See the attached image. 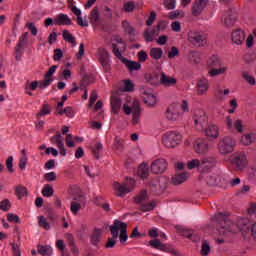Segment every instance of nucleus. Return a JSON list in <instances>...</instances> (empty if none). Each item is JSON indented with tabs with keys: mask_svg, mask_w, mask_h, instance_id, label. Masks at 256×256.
<instances>
[{
	"mask_svg": "<svg viewBox=\"0 0 256 256\" xmlns=\"http://www.w3.org/2000/svg\"><path fill=\"white\" fill-rule=\"evenodd\" d=\"M243 79H245V81H247V83H249V85H255L256 81H255V77L249 75V73L244 72L242 74Z\"/></svg>",
	"mask_w": 256,
	"mask_h": 256,
	"instance_id": "e2e57ef3",
	"label": "nucleus"
},
{
	"mask_svg": "<svg viewBox=\"0 0 256 256\" xmlns=\"http://www.w3.org/2000/svg\"><path fill=\"white\" fill-rule=\"evenodd\" d=\"M0 209L5 213H7L9 209H11V202L9 201V199H4L0 202Z\"/></svg>",
	"mask_w": 256,
	"mask_h": 256,
	"instance_id": "5fc2aeb1",
	"label": "nucleus"
},
{
	"mask_svg": "<svg viewBox=\"0 0 256 256\" xmlns=\"http://www.w3.org/2000/svg\"><path fill=\"white\" fill-rule=\"evenodd\" d=\"M179 107L180 106L177 103L168 106L166 110V119H168V121H179V119H181L183 111H181Z\"/></svg>",
	"mask_w": 256,
	"mask_h": 256,
	"instance_id": "6e6552de",
	"label": "nucleus"
},
{
	"mask_svg": "<svg viewBox=\"0 0 256 256\" xmlns=\"http://www.w3.org/2000/svg\"><path fill=\"white\" fill-rule=\"evenodd\" d=\"M149 247H153V249H158L159 251H166L167 246L163 243H161V241H159V239H154V240H150L148 242Z\"/></svg>",
	"mask_w": 256,
	"mask_h": 256,
	"instance_id": "473e14b6",
	"label": "nucleus"
},
{
	"mask_svg": "<svg viewBox=\"0 0 256 256\" xmlns=\"http://www.w3.org/2000/svg\"><path fill=\"white\" fill-rule=\"evenodd\" d=\"M159 82L163 87H174V85H177V79L175 77L168 76L165 72L160 73Z\"/></svg>",
	"mask_w": 256,
	"mask_h": 256,
	"instance_id": "a211bd4d",
	"label": "nucleus"
},
{
	"mask_svg": "<svg viewBox=\"0 0 256 256\" xmlns=\"http://www.w3.org/2000/svg\"><path fill=\"white\" fill-rule=\"evenodd\" d=\"M53 83L52 78H44V80L38 82V87L41 89H46V87H49Z\"/></svg>",
	"mask_w": 256,
	"mask_h": 256,
	"instance_id": "6e6d98bb",
	"label": "nucleus"
},
{
	"mask_svg": "<svg viewBox=\"0 0 256 256\" xmlns=\"http://www.w3.org/2000/svg\"><path fill=\"white\" fill-rule=\"evenodd\" d=\"M248 163L247 154L244 151L235 152L230 156V164L235 171H243V168L247 167Z\"/></svg>",
	"mask_w": 256,
	"mask_h": 256,
	"instance_id": "423d86ee",
	"label": "nucleus"
},
{
	"mask_svg": "<svg viewBox=\"0 0 256 256\" xmlns=\"http://www.w3.org/2000/svg\"><path fill=\"white\" fill-rule=\"evenodd\" d=\"M7 219L9 221V223H21V219H19V217L13 213H8Z\"/></svg>",
	"mask_w": 256,
	"mask_h": 256,
	"instance_id": "69168bd1",
	"label": "nucleus"
},
{
	"mask_svg": "<svg viewBox=\"0 0 256 256\" xmlns=\"http://www.w3.org/2000/svg\"><path fill=\"white\" fill-rule=\"evenodd\" d=\"M239 229L244 237L250 235L252 241L256 243V222L253 224H244L243 226H239Z\"/></svg>",
	"mask_w": 256,
	"mask_h": 256,
	"instance_id": "2eb2a0df",
	"label": "nucleus"
},
{
	"mask_svg": "<svg viewBox=\"0 0 256 256\" xmlns=\"http://www.w3.org/2000/svg\"><path fill=\"white\" fill-rule=\"evenodd\" d=\"M138 175L141 179H147L149 177V167L147 164H141L138 168Z\"/></svg>",
	"mask_w": 256,
	"mask_h": 256,
	"instance_id": "58836bf2",
	"label": "nucleus"
},
{
	"mask_svg": "<svg viewBox=\"0 0 256 256\" xmlns=\"http://www.w3.org/2000/svg\"><path fill=\"white\" fill-rule=\"evenodd\" d=\"M82 206H85V197L83 196L75 197L70 205V210L73 213V215H77V213H79V211L81 210Z\"/></svg>",
	"mask_w": 256,
	"mask_h": 256,
	"instance_id": "f3484780",
	"label": "nucleus"
},
{
	"mask_svg": "<svg viewBox=\"0 0 256 256\" xmlns=\"http://www.w3.org/2000/svg\"><path fill=\"white\" fill-rule=\"evenodd\" d=\"M157 19V13L155 11H152L150 13V16L148 17V19L146 20V25L148 27H151V25H153V23H155V20Z\"/></svg>",
	"mask_w": 256,
	"mask_h": 256,
	"instance_id": "680f3d73",
	"label": "nucleus"
},
{
	"mask_svg": "<svg viewBox=\"0 0 256 256\" xmlns=\"http://www.w3.org/2000/svg\"><path fill=\"white\" fill-rule=\"evenodd\" d=\"M236 21H237V18L233 14V11L232 10L226 11V13L223 16L222 23L226 27H233V25H235Z\"/></svg>",
	"mask_w": 256,
	"mask_h": 256,
	"instance_id": "393cba45",
	"label": "nucleus"
},
{
	"mask_svg": "<svg viewBox=\"0 0 256 256\" xmlns=\"http://www.w3.org/2000/svg\"><path fill=\"white\" fill-rule=\"evenodd\" d=\"M194 151H196L198 155H205V153L209 151V142L203 138H197L194 141Z\"/></svg>",
	"mask_w": 256,
	"mask_h": 256,
	"instance_id": "4468645a",
	"label": "nucleus"
},
{
	"mask_svg": "<svg viewBox=\"0 0 256 256\" xmlns=\"http://www.w3.org/2000/svg\"><path fill=\"white\" fill-rule=\"evenodd\" d=\"M54 25L64 26V25H73V21L67 14L60 13L54 18Z\"/></svg>",
	"mask_w": 256,
	"mask_h": 256,
	"instance_id": "412c9836",
	"label": "nucleus"
},
{
	"mask_svg": "<svg viewBox=\"0 0 256 256\" xmlns=\"http://www.w3.org/2000/svg\"><path fill=\"white\" fill-rule=\"evenodd\" d=\"M123 111L125 115H131L132 113V125H139L141 120V105L139 100L134 99L131 106L124 104Z\"/></svg>",
	"mask_w": 256,
	"mask_h": 256,
	"instance_id": "7ed1b4c3",
	"label": "nucleus"
},
{
	"mask_svg": "<svg viewBox=\"0 0 256 256\" xmlns=\"http://www.w3.org/2000/svg\"><path fill=\"white\" fill-rule=\"evenodd\" d=\"M256 141V134L253 132L243 134L240 138L241 145L244 147H249V145H253Z\"/></svg>",
	"mask_w": 256,
	"mask_h": 256,
	"instance_id": "b1692460",
	"label": "nucleus"
},
{
	"mask_svg": "<svg viewBox=\"0 0 256 256\" xmlns=\"http://www.w3.org/2000/svg\"><path fill=\"white\" fill-rule=\"evenodd\" d=\"M62 37L64 41H67V43H71L73 47L77 45V40H75V36H73V34H71V32H69L68 30L63 31Z\"/></svg>",
	"mask_w": 256,
	"mask_h": 256,
	"instance_id": "c9c22d12",
	"label": "nucleus"
},
{
	"mask_svg": "<svg viewBox=\"0 0 256 256\" xmlns=\"http://www.w3.org/2000/svg\"><path fill=\"white\" fill-rule=\"evenodd\" d=\"M183 141V138L181 134L177 132H166L162 136V145L166 147L167 149H175L177 145H180V143Z\"/></svg>",
	"mask_w": 256,
	"mask_h": 256,
	"instance_id": "39448f33",
	"label": "nucleus"
},
{
	"mask_svg": "<svg viewBox=\"0 0 256 256\" xmlns=\"http://www.w3.org/2000/svg\"><path fill=\"white\" fill-rule=\"evenodd\" d=\"M110 231L114 239H117V237H120V243H125V241L129 239V236L127 235V224L125 222L115 220L114 224L110 226ZM119 231H120V236H119Z\"/></svg>",
	"mask_w": 256,
	"mask_h": 256,
	"instance_id": "20e7f679",
	"label": "nucleus"
},
{
	"mask_svg": "<svg viewBox=\"0 0 256 256\" xmlns=\"http://www.w3.org/2000/svg\"><path fill=\"white\" fill-rule=\"evenodd\" d=\"M44 179L45 181H47L48 183H51L53 181H57V173L55 172H49V173H46L44 175Z\"/></svg>",
	"mask_w": 256,
	"mask_h": 256,
	"instance_id": "bf43d9fd",
	"label": "nucleus"
},
{
	"mask_svg": "<svg viewBox=\"0 0 256 256\" xmlns=\"http://www.w3.org/2000/svg\"><path fill=\"white\" fill-rule=\"evenodd\" d=\"M200 253L202 256H207L209 253H211V246H209V242L207 240H204L202 242V248L200 250Z\"/></svg>",
	"mask_w": 256,
	"mask_h": 256,
	"instance_id": "8fccbe9b",
	"label": "nucleus"
},
{
	"mask_svg": "<svg viewBox=\"0 0 256 256\" xmlns=\"http://www.w3.org/2000/svg\"><path fill=\"white\" fill-rule=\"evenodd\" d=\"M27 37H29V32H25L19 38L18 44L15 47L16 61H21V57H23V47H25V43H27Z\"/></svg>",
	"mask_w": 256,
	"mask_h": 256,
	"instance_id": "9b49d317",
	"label": "nucleus"
},
{
	"mask_svg": "<svg viewBox=\"0 0 256 256\" xmlns=\"http://www.w3.org/2000/svg\"><path fill=\"white\" fill-rule=\"evenodd\" d=\"M102 151H103V144H101L100 142H97L92 148V153L95 159H99V153H101Z\"/></svg>",
	"mask_w": 256,
	"mask_h": 256,
	"instance_id": "3c124183",
	"label": "nucleus"
},
{
	"mask_svg": "<svg viewBox=\"0 0 256 256\" xmlns=\"http://www.w3.org/2000/svg\"><path fill=\"white\" fill-rule=\"evenodd\" d=\"M193 121L198 131H203L205 123H207V114L201 109L194 111Z\"/></svg>",
	"mask_w": 256,
	"mask_h": 256,
	"instance_id": "1a4fd4ad",
	"label": "nucleus"
},
{
	"mask_svg": "<svg viewBox=\"0 0 256 256\" xmlns=\"http://www.w3.org/2000/svg\"><path fill=\"white\" fill-rule=\"evenodd\" d=\"M15 195H17L18 199L25 197L27 195V188L22 185H18L15 187Z\"/></svg>",
	"mask_w": 256,
	"mask_h": 256,
	"instance_id": "49530a36",
	"label": "nucleus"
},
{
	"mask_svg": "<svg viewBox=\"0 0 256 256\" xmlns=\"http://www.w3.org/2000/svg\"><path fill=\"white\" fill-rule=\"evenodd\" d=\"M151 171L155 175L165 173L167 171V161L165 159H156L151 164Z\"/></svg>",
	"mask_w": 256,
	"mask_h": 256,
	"instance_id": "ddd939ff",
	"label": "nucleus"
},
{
	"mask_svg": "<svg viewBox=\"0 0 256 256\" xmlns=\"http://www.w3.org/2000/svg\"><path fill=\"white\" fill-rule=\"evenodd\" d=\"M141 97L148 107H155L157 104V97H155L151 88H143L141 90Z\"/></svg>",
	"mask_w": 256,
	"mask_h": 256,
	"instance_id": "9d476101",
	"label": "nucleus"
},
{
	"mask_svg": "<svg viewBox=\"0 0 256 256\" xmlns=\"http://www.w3.org/2000/svg\"><path fill=\"white\" fill-rule=\"evenodd\" d=\"M233 129L237 131V133H243V122L241 120H236L234 122Z\"/></svg>",
	"mask_w": 256,
	"mask_h": 256,
	"instance_id": "774afa93",
	"label": "nucleus"
},
{
	"mask_svg": "<svg viewBox=\"0 0 256 256\" xmlns=\"http://www.w3.org/2000/svg\"><path fill=\"white\" fill-rule=\"evenodd\" d=\"M51 143H53L54 145H57V147H63V139L61 136V133L57 132L56 135L52 136L50 138Z\"/></svg>",
	"mask_w": 256,
	"mask_h": 256,
	"instance_id": "c03bdc74",
	"label": "nucleus"
},
{
	"mask_svg": "<svg viewBox=\"0 0 256 256\" xmlns=\"http://www.w3.org/2000/svg\"><path fill=\"white\" fill-rule=\"evenodd\" d=\"M149 188L154 195H161L165 191V186L161 185V180L157 178L150 182Z\"/></svg>",
	"mask_w": 256,
	"mask_h": 256,
	"instance_id": "aec40b11",
	"label": "nucleus"
},
{
	"mask_svg": "<svg viewBox=\"0 0 256 256\" xmlns=\"http://www.w3.org/2000/svg\"><path fill=\"white\" fill-rule=\"evenodd\" d=\"M126 189H130V192L135 189V179L128 178L124 183Z\"/></svg>",
	"mask_w": 256,
	"mask_h": 256,
	"instance_id": "0e129e2a",
	"label": "nucleus"
},
{
	"mask_svg": "<svg viewBox=\"0 0 256 256\" xmlns=\"http://www.w3.org/2000/svg\"><path fill=\"white\" fill-rule=\"evenodd\" d=\"M38 225L42 229H45V231H49V229H51V224L49 223V220L45 218V216L38 217Z\"/></svg>",
	"mask_w": 256,
	"mask_h": 256,
	"instance_id": "a19ab883",
	"label": "nucleus"
},
{
	"mask_svg": "<svg viewBox=\"0 0 256 256\" xmlns=\"http://www.w3.org/2000/svg\"><path fill=\"white\" fill-rule=\"evenodd\" d=\"M45 115H51V105L43 104L40 111L36 114L37 119H41V117H45Z\"/></svg>",
	"mask_w": 256,
	"mask_h": 256,
	"instance_id": "f704fd0d",
	"label": "nucleus"
},
{
	"mask_svg": "<svg viewBox=\"0 0 256 256\" xmlns=\"http://www.w3.org/2000/svg\"><path fill=\"white\" fill-rule=\"evenodd\" d=\"M124 91L127 93L135 91V84L131 80H124Z\"/></svg>",
	"mask_w": 256,
	"mask_h": 256,
	"instance_id": "864d4df0",
	"label": "nucleus"
},
{
	"mask_svg": "<svg viewBox=\"0 0 256 256\" xmlns=\"http://www.w3.org/2000/svg\"><path fill=\"white\" fill-rule=\"evenodd\" d=\"M127 49L125 42L119 36H115L112 39V53L119 59L130 71H139L141 69V63L128 60L123 57L121 53Z\"/></svg>",
	"mask_w": 256,
	"mask_h": 256,
	"instance_id": "f257e3e1",
	"label": "nucleus"
},
{
	"mask_svg": "<svg viewBox=\"0 0 256 256\" xmlns=\"http://www.w3.org/2000/svg\"><path fill=\"white\" fill-rule=\"evenodd\" d=\"M102 231L99 229H95L91 235V243L92 245H99V241H101Z\"/></svg>",
	"mask_w": 256,
	"mask_h": 256,
	"instance_id": "ea45409f",
	"label": "nucleus"
},
{
	"mask_svg": "<svg viewBox=\"0 0 256 256\" xmlns=\"http://www.w3.org/2000/svg\"><path fill=\"white\" fill-rule=\"evenodd\" d=\"M26 27L27 29H29L30 33H32V35H37L38 30H37V26H35V23L33 22H28L26 23Z\"/></svg>",
	"mask_w": 256,
	"mask_h": 256,
	"instance_id": "338daca9",
	"label": "nucleus"
},
{
	"mask_svg": "<svg viewBox=\"0 0 256 256\" xmlns=\"http://www.w3.org/2000/svg\"><path fill=\"white\" fill-rule=\"evenodd\" d=\"M196 89L197 95H207V91H209V80L205 77L199 78L196 83Z\"/></svg>",
	"mask_w": 256,
	"mask_h": 256,
	"instance_id": "dca6fc26",
	"label": "nucleus"
},
{
	"mask_svg": "<svg viewBox=\"0 0 256 256\" xmlns=\"http://www.w3.org/2000/svg\"><path fill=\"white\" fill-rule=\"evenodd\" d=\"M149 197L147 196V191L142 190L136 197H135V203H138L141 205L142 203H145Z\"/></svg>",
	"mask_w": 256,
	"mask_h": 256,
	"instance_id": "a18cd8bd",
	"label": "nucleus"
},
{
	"mask_svg": "<svg viewBox=\"0 0 256 256\" xmlns=\"http://www.w3.org/2000/svg\"><path fill=\"white\" fill-rule=\"evenodd\" d=\"M122 28L124 29L125 33H127V35H135V28L131 26L129 21L127 20L122 21Z\"/></svg>",
	"mask_w": 256,
	"mask_h": 256,
	"instance_id": "37998d69",
	"label": "nucleus"
},
{
	"mask_svg": "<svg viewBox=\"0 0 256 256\" xmlns=\"http://www.w3.org/2000/svg\"><path fill=\"white\" fill-rule=\"evenodd\" d=\"M206 137L210 139V141H215L217 137H219V127L214 124L209 125L206 130Z\"/></svg>",
	"mask_w": 256,
	"mask_h": 256,
	"instance_id": "a878e982",
	"label": "nucleus"
},
{
	"mask_svg": "<svg viewBox=\"0 0 256 256\" xmlns=\"http://www.w3.org/2000/svg\"><path fill=\"white\" fill-rule=\"evenodd\" d=\"M232 42L235 45H242L245 43V31L241 30L240 28L234 30L231 34Z\"/></svg>",
	"mask_w": 256,
	"mask_h": 256,
	"instance_id": "6ab92c4d",
	"label": "nucleus"
},
{
	"mask_svg": "<svg viewBox=\"0 0 256 256\" xmlns=\"http://www.w3.org/2000/svg\"><path fill=\"white\" fill-rule=\"evenodd\" d=\"M215 163H217V160L213 156H208L206 158H203L200 161L201 169L204 171H209V169L215 166Z\"/></svg>",
	"mask_w": 256,
	"mask_h": 256,
	"instance_id": "bb28decb",
	"label": "nucleus"
},
{
	"mask_svg": "<svg viewBox=\"0 0 256 256\" xmlns=\"http://www.w3.org/2000/svg\"><path fill=\"white\" fill-rule=\"evenodd\" d=\"M220 235H227L229 233H237V225L233 224V222L228 221L226 226H222L218 229Z\"/></svg>",
	"mask_w": 256,
	"mask_h": 256,
	"instance_id": "c85d7f7f",
	"label": "nucleus"
},
{
	"mask_svg": "<svg viewBox=\"0 0 256 256\" xmlns=\"http://www.w3.org/2000/svg\"><path fill=\"white\" fill-rule=\"evenodd\" d=\"M221 66V59H219V56L213 55L207 60V67L209 69H217V67Z\"/></svg>",
	"mask_w": 256,
	"mask_h": 256,
	"instance_id": "7c9ffc66",
	"label": "nucleus"
},
{
	"mask_svg": "<svg viewBox=\"0 0 256 256\" xmlns=\"http://www.w3.org/2000/svg\"><path fill=\"white\" fill-rule=\"evenodd\" d=\"M168 17L169 19H171V21H173L174 19H178V17L180 19H183V17H185V12H183V10H174L169 13Z\"/></svg>",
	"mask_w": 256,
	"mask_h": 256,
	"instance_id": "de8ad7c7",
	"label": "nucleus"
},
{
	"mask_svg": "<svg viewBox=\"0 0 256 256\" xmlns=\"http://www.w3.org/2000/svg\"><path fill=\"white\" fill-rule=\"evenodd\" d=\"M187 179H189L188 173L176 174L172 177V183L173 185H181V183H185Z\"/></svg>",
	"mask_w": 256,
	"mask_h": 256,
	"instance_id": "c756f323",
	"label": "nucleus"
},
{
	"mask_svg": "<svg viewBox=\"0 0 256 256\" xmlns=\"http://www.w3.org/2000/svg\"><path fill=\"white\" fill-rule=\"evenodd\" d=\"M38 253L42 256H51L53 255V248L49 246H38Z\"/></svg>",
	"mask_w": 256,
	"mask_h": 256,
	"instance_id": "79ce46f5",
	"label": "nucleus"
},
{
	"mask_svg": "<svg viewBox=\"0 0 256 256\" xmlns=\"http://www.w3.org/2000/svg\"><path fill=\"white\" fill-rule=\"evenodd\" d=\"M209 5V0H194L192 3V15L193 17H199L205 8Z\"/></svg>",
	"mask_w": 256,
	"mask_h": 256,
	"instance_id": "f8f14e48",
	"label": "nucleus"
},
{
	"mask_svg": "<svg viewBox=\"0 0 256 256\" xmlns=\"http://www.w3.org/2000/svg\"><path fill=\"white\" fill-rule=\"evenodd\" d=\"M229 68L227 66H224L222 68H211L208 72V75L210 77H217V75H225V73H227V70Z\"/></svg>",
	"mask_w": 256,
	"mask_h": 256,
	"instance_id": "72a5a7b5",
	"label": "nucleus"
},
{
	"mask_svg": "<svg viewBox=\"0 0 256 256\" xmlns=\"http://www.w3.org/2000/svg\"><path fill=\"white\" fill-rule=\"evenodd\" d=\"M188 41L192 43V45H195V47H203L207 41V34L199 31L190 32Z\"/></svg>",
	"mask_w": 256,
	"mask_h": 256,
	"instance_id": "0eeeda50",
	"label": "nucleus"
},
{
	"mask_svg": "<svg viewBox=\"0 0 256 256\" xmlns=\"http://www.w3.org/2000/svg\"><path fill=\"white\" fill-rule=\"evenodd\" d=\"M99 61L105 69H109V52L104 48L98 50Z\"/></svg>",
	"mask_w": 256,
	"mask_h": 256,
	"instance_id": "cd10ccee",
	"label": "nucleus"
},
{
	"mask_svg": "<svg viewBox=\"0 0 256 256\" xmlns=\"http://www.w3.org/2000/svg\"><path fill=\"white\" fill-rule=\"evenodd\" d=\"M124 11L126 13H133L135 11V2L129 1L124 4Z\"/></svg>",
	"mask_w": 256,
	"mask_h": 256,
	"instance_id": "13d9d810",
	"label": "nucleus"
},
{
	"mask_svg": "<svg viewBox=\"0 0 256 256\" xmlns=\"http://www.w3.org/2000/svg\"><path fill=\"white\" fill-rule=\"evenodd\" d=\"M92 83H95V76L93 74L85 75L81 81L80 89H87Z\"/></svg>",
	"mask_w": 256,
	"mask_h": 256,
	"instance_id": "2f4dec72",
	"label": "nucleus"
},
{
	"mask_svg": "<svg viewBox=\"0 0 256 256\" xmlns=\"http://www.w3.org/2000/svg\"><path fill=\"white\" fill-rule=\"evenodd\" d=\"M150 57L152 59H155L156 61H159V59H161V57H163V49L151 48L150 49Z\"/></svg>",
	"mask_w": 256,
	"mask_h": 256,
	"instance_id": "4c0bfd02",
	"label": "nucleus"
},
{
	"mask_svg": "<svg viewBox=\"0 0 256 256\" xmlns=\"http://www.w3.org/2000/svg\"><path fill=\"white\" fill-rule=\"evenodd\" d=\"M110 103L113 113L117 114L121 111V97L117 93H112Z\"/></svg>",
	"mask_w": 256,
	"mask_h": 256,
	"instance_id": "4be33fe9",
	"label": "nucleus"
},
{
	"mask_svg": "<svg viewBox=\"0 0 256 256\" xmlns=\"http://www.w3.org/2000/svg\"><path fill=\"white\" fill-rule=\"evenodd\" d=\"M53 187L49 184L44 185L43 189H42V195L43 197H53Z\"/></svg>",
	"mask_w": 256,
	"mask_h": 256,
	"instance_id": "09e8293b",
	"label": "nucleus"
},
{
	"mask_svg": "<svg viewBox=\"0 0 256 256\" xmlns=\"http://www.w3.org/2000/svg\"><path fill=\"white\" fill-rule=\"evenodd\" d=\"M187 167L188 169H201V161L199 159L188 161Z\"/></svg>",
	"mask_w": 256,
	"mask_h": 256,
	"instance_id": "603ef678",
	"label": "nucleus"
},
{
	"mask_svg": "<svg viewBox=\"0 0 256 256\" xmlns=\"http://www.w3.org/2000/svg\"><path fill=\"white\" fill-rule=\"evenodd\" d=\"M164 7H166L169 11L175 9L177 2L175 0H165L163 2Z\"/></svg>",
	"mask_w": 256,
	"mask_h": 256,
	"instance_id": "052dcab7",
	"label": "nucleus"
},
{
	"mask_svg": "<svg viewBox=\"0 0 256 256\" xmlns=\"http://www.w3.org/2000/svg\"><path fill=\"white\" fill-rule=\"evenodd\" d=\"M155 207H157V203H155V201L148 203L142 202V204H140V211L146 213L147 211H153Z\"/></svg>",
	"mask_w": 256,
	"mask_h": 256,
	"instance_id": "e433bc0d",
	"label": "nucleus"
},
{
	"mask_svg": "<svg viewBox=\"0 0 256 256\" xmlns=\"http://www.w3.org/2000/svg\"><path fill=\"white\" fill-rule=\"evenodd\" d=\"M235 147H237V140L231 136H224L217 144V151L220 155H231Z\"/></svg>",
	"mask_w": 256,
	"mask_h": 256,
	"instance_id": "f03ea898",
	"label": "nucleus"
},
{
	"mask_svg": "<svg viewBox=\"0 0 256 256\" xmlns=\"http://www.w3.org/2000/svg\"><path fill=\"white\" fill-rule=\"evenodd\" d=\"M113 187L116 197H125L127 193H131V189L127 188L124 183L115 182Z\"/></svg>",
	"mask_w": 256,
	"mask_h": 256,
	"instance_id": "5701e85b",
	"label": "nucleus"
},
{
	"mask_svg": "<svg viewBox=\"0 0 256 256\" xmlns=\"http://www.w3.org/2000/svg\"><path fill=\"white\" fill-rule=\"evenodd\" d=\"M90 21L91 23H97L99 21V10L94 8L90 14Z\"/></svg>",
	"mask_w": 256,
	"mask_h": 256,
	"instance_id": "4d7b16f0",
	"label": "nucleus"
}]
</instances>
